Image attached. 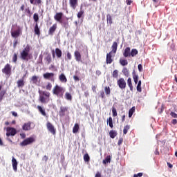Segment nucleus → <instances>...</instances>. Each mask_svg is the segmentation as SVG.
<instances>
[{
    "mask_svg": "<svg viewBox=\"0 0 177 177\" xmlns=\"http://www.w3.org/2000/svg\"><path fill=\"white\" fill-rule=\"evenodd\" d=\"M39 100L43 104H46V103H49V100H50V93L48 91H39Z\"/></svg>",
    "mask_w": 177,
    "mask_h": 177,
    "instance_id": "nucleus-1",
    "label": "nucleus"
},
{
    "mask_svg": "<svg viewBox=\"0 0 177 177\" xmlns=\"http://www.w3.org/2000/svg\"><path fill=\"white\" fill-rule=\"evenodd\" d=\"M52 92H53V94H54L55 96H57L60 99V98H63L64 93L66 92V89H64L61 86H59V84H56L53 87Z\"/></svg>",
    "mask_w": 177,
    "mask_h": 177,
    "instance_id": "nucleus-2",
    "label": "nucleus"
},
{
    "mask_svg": "<svg viewBox=\"0 0 177 177\" xmlns=\"http://www.w3.org/2000/svg\"><path fill=\"white\" fill-rule=\"evenodd\" d=\"M30 53V46L27 45L26 48L21 52V59L28 62L30 59H32V55Z\"/></svg>",
    "mask_w": 177,
    "mask_h": 177,
    "instance_id": "nucleus-3",
    "label": "nucleus"
},
{
    "mask_svg": "<svg viewBox=\"0 0 177 177\" xmlns=\"http://www.w3.org/2000/svg\"><path fill=\"white\" fill-rule=\"evenodd\" d=\"M35 142V138L29 137L25 140H24L21 142H20V146L24 147V146H28L29 145H32V143Z\"/></svg>",
    "mask_w": 177,
    "mask_h": 177,
    "instance_id": "nucleus-4",
    "label": "nucleus"
},
{
    "mask_svg": "<svg viewBox=\"0 0 177 177\" xmlns=\"http://www.w3.org/2000/svg\"><path fill=\"white\" fill-rule=\"evenodd\" d=\"M1 71L3 74H5L7 77H10V75H12V66L9 64H6Z\"/></svg>",
    "mask_w": 177,
    "mask_h": 177,
    "instance_id": "nucleus-5",
    "label": "nucleus"
},
{
    "mask_svg": "<svg viewBox=\"0 0 177 177\" xmlns=\"http://www.w3.org/2000/svg\"><path fill=\"white\" fill-rule=\"evenodd\" d=\"M6 131V135L7 138H9V136H15V135L17 133V131L13 127H7Z\"/></svg>",
    "mask_w": 177,
    "mask_h": 177,
    "instance_id": "nucleus-6",
    "label": "nucleus"
},
{
    "mask_svg": "<svg viewBox=\"0 0 177 177\" xmlns=\"http://www.w3.org/2000/svg\"><path fill=\"white\" fill-rule=\"evenodd\" d=\"M117 85L120 89H125V88H127V82L125 81V79L120 77L117 81Z\"/></svg>",
    "mask_w": 177,
    "mask_h": 177,
    "instance_id": "nucleus-7",
    "label": "nucleus"
},
{
    "mask_svg": "<svg viewBox=\"0 0 177 177\" xmlns=\"http://www.w3.org/2000/svg\"><path fill=\"white\" fill-rule=\"evenodd\" d=\"M46 128L50 133L56 135V128H55V126H53L50 122H47Z\"/></svg>",
    "mask_w": 177,
    "mask_h": 177,
    "instance_id": "nucleus-8",
    "label": "nucleus"
},
{
    "mask_svg": "<svg viewBox=\"0 0 177 177\" xmlns=\"http://www.w3.org/2000/svg\"><path fill=\"white\" fill-rule=\"evenodd\" d=\"M43 77L45 80H50L53 82H55V73H46L43 75Z\"/></svg>",
    "mask_w": 177,
    "mask_h": 177,
    "instance_id": "nucleus-9",
    "label": "nucleus"
},
{
    "mask_svg": "<svg viewBox=\"0 0 177 177\" xmlns=\"http://www.w3.org/2000/svg\"><path fill=\"white\" fill-rule=\"evenodd\" d=\"M113 53H109L106 54V64H111L113 62H114V59L113 58Z\"/></svg>",
    "mask_w": 177,
    "mask_h": 177,
    "instance_id": "nucleus-10",
    "label": "nucleus"
},
{
    "mask_svg": "<svg viewBox=\"0 0 177 177\" xmlns=\"http://www.w3.org/2000/svg\"><path fill=\"white\" fill-rule=\"evenodd\" d=\"M67 111H68V106H61L59 112V117H64Z\"/></svg>",
    "mask_w": 177,
    "mask_h": 177,
    "instance_id": "nucleus-11",
    "label": "nucleus"
},
{
    "mask_svg": "<svg viewBox=\"0 0 177 177\" xmlns=\"http://www.w3.org/2000/svg\"><path fill=\"white\" fill-rule=\"evenodd\" d=\"M21 32V30L18 28L17 30L11 31V37L12 38H19L20 37V34Z\"/></svg>",
    "mask_w": 177,
    "mask_h": 177,
    "instance_id": "nucleus-12",
    "label": "nucleus"
},
{
    "mask_svg": "<svg viewBox=\"0 0 177 177\" xmlns=\"http://www.w3.org/2000/svg\"><path fill=\"white\" fill-rule=\"evenodd\" d=\"M62 18H63V12H57L54 16L55 20H56V21H59V23H63V21H62Z\"/></svg>",
    "mask_w": 177,
    "mask_h": 177,
    "instance_id": "nucleus-13",
    "label": "nucleus"
},
{
    "mask_svg": "<svg viewBox=\"0 0 177 177\" xmlns=\"http://www.w3.org/2000/svg\"><path fill=\"white\" fill-rule=\"evenodd\" d=\"M118 48V44L117 41H114L111 46V50L109 52L111 53H113V55H115L117 53V49Z\"/></svg>",
    "mask_w": 177,
    "mask_h": 177,
    "instance_id": "nucleus-14",
    "label": "nucleus"
},
{
    "mask_svg": "<svg viewBox=\"0 0 177 177\" xmlns=\"http://www.w3.org/2000/svg\"><path fill=\"white\" fill-rule=\"evenodd\" d=\"M57 28V24H55L51 27H50L48 30V35H53L55 34V31H56Z\"/></svg>",
    "mask_w": 177,
    "mask_h": 177,
    "instance_id": "nucleus-15",
    "label": "nucleus"
},
{
    "mask_svg": "<svg viewBox=\"0 0 177 177\" xmlns=\"http://www.w3.org/2000/svg\"><path fill=\"white\" fill-rule=\"evenodd\" d=\"M69 5L72 9H77V6H78V0H69Z\"/></svg>",
    "mask_w": 177,
    "mask_h": 177,
    "instance_id": "nucleus-16",
    "label": "nucleus"
},
{
    "mask_svg": "<svg viewBox=\"0 0 177 177\" xmlns=\"http://www.w3.org/2000/svg\"><path fill=\"white\" fill-rule=\"evenodd\" d=\"M23 131H31V122L24 123L22 126Z\"/></svg>",
    "mask_w": 177,
    "mask_h": 177,
    "instance_id": "nucleus-17",
    "label": "nucleus"
},
{
    "mask_svg": "<svg viewBox=\"0 0 177 177\" xmlns=\"http://www.w3.org/2000/svg\"><path fill=\"white\" fill-rule=\"evenodd\" d=\"M17 160H16V158H15V157H12V168L13 170L15 171V172H17Z\"/></svg>",
    "mask_w": 177,
    "mask_h": 177,
    "instance_id": "nucleus-18",
    "label": "nucleus"
},
{
    "mask_svg": "<svg viewBox=\"0 0 177 177\" xmlns=\"http://www.w3.org/2000/svg\"><path fill=\"white\" fill-rule=\"evenodd\" d=\"M74 56H75V59L76 60V62H81V59H82V57H81V53H80V51L78 50H75L74 52Z\"/></svg>",
    "mask_w": 177,
    "mask_h": 177,
    "instance_id": "nucleus-19",
    "label": "nucleus"
},
{
    "mask_svg": "<svg viewBox=\"0 0 177 177\" xmlns=\"http://www.w3.org/2000/svg\"><path fill=\"white\" fill-rule=\"evenodd\" d=\"M26 75H24L21 79L19 80L17 82V88H23L24 86V77Z\"/></svg>",
    "mask_w": 177,
    "mask_h": 177,
    "instance_id": "nucleus-20",
    "label": "nucleus"
},
{
    "mask_svg": "<svg viewBox=\"0 0 177 177\" xmlns=\"http://www.w3.org/2000/svg\"><path fill=\"white\" fill-rule=\"evenodd\" d=\"M124 57H131V48L127 47L123 53Z\"/></svg>",
    "mask_w": 177,
    "mask_h": 177,
    "instance_id": "nucleus-21",
    "label": "nucleus"
},
{
    "mask_svg": "<svg viewBox=\"0 0 177 177\" xmlns=\"http://www.w3.org/2000/svg\"><path fill=\"white\" fill-rule=\"evenodd\" d=\"M37 109L38 111L40 112L41 115H43V117H46V112L45 111L44 108H43L42 106L39 105L37 106Z\"/></svg>",
    "mask_w": 177,
    "mask_h": 177,
    "instance_id": "nucleus-22",
    "label": "nucleus"
},
{
    "mask_svg": "<svg viewBox=\"0 0 177 177\" xmlns=\"http://www.w3.org/2000/svg\"><path fill=\"white\" fill-rule=\"evenodd\" d=\"M59 80L60 82H62L64 84H66V82H67V77H66L64 73H62L61 75H59Z\"/></svg>",
    "mask_w": 177,
    "mask_h": 177,
    "instance_id": "nucleus-23",
    "label": "nucleus"
},
{
    "mask_svg": "<svg viewBox=\"0 0 177 177\" xmlns=\"http://www.w3.org/2000/svg\"><path fill=\"white\" fill-rule=\"evenodd\" d=\"M34 31L36 35H38V36L41 35V31L39 30V28L38 27V24H35Z\"/></svg>",
    "mask_w": 177,
    "mask_h": 177,
    "instance_id": "nucleus-24",
    "label": "nucleus"
},
{
    "mask_svg": "<svg viewBox=\"0 0 177 177\" xmlns=\"http://www.w3.org/2000/svg\"><path fill=\"white\" fill-rule=\"evenodd\" d=\"M31 5H41L42 3V0H29Z\"/></svg>",
    "mask_w": 177,
    "mask_h": 177,
    "instance_id": "nucleus-25",
    "label": "nucleus"
},
{
    "mask_svg": "<svg viewBox=\"0 0 177 177\" xmlns=\"http://www.w3.org/2000/svg\"><path fill=\"white\" fill-rule=\"evenodd\" d=\"M127 85L130 88V91H133V86L132 85V79L129 77L127 80Z\"/></svg>",
    "mask_w": 177,
    "mask_h": 177,
    "instance_id": "nucleus-26",
    "label": "nucleus"
},
{
    "mask_svg": "<svg viewBox=\"0 0 177 177\" xmlns=\"http://www.w3.org/2000/svg\"><path fill=\"white\" fill-rule=\"evenodd\" d=\"M55 55L58 59H60L62 55V50H60V48H55Z\"/></svg>",
    "mask_w": 177,
    "mask_h": 177,
    "instance_id": "nucleus-27",
    "label": "nucleus"
},
{
    "mask_svg": "<svg viewBox=\"0 0 177 177\" xmlns=\"http://www.w3.org/2000/svg\"><path fill=\"white\" fill-rule=\"evenodd\" d=\"M117 135H118V133L115 130H111L109 131V136H110V138H111V139H114V138H115V136H117Z\"/></svg>",
    "mask_w": 177,
    "mask_h": 177,
    "instance_id": "nucleus-28",
    "label": "nucleus"
},
{
    "mask_svg": "<svg viewBox=\"0 0 177 177\" xmlns=\"http://www.w3.org/2000/svg\"><path fill=\"white\" fill-rule=\"evenodd\" d=\"M65 99L66 100H69V102H71L73 100V95H71V93L66 92L65 93Z\"/></svg>",
    "mask_w": 177,
    "mask_h": 177,
    "instance_id": "nucleus-29",
    "label": "nucleus"
},
{
    "mask_svg": "<svg viewBox=\"0 0 177 177\" xmlns=\"http://www.w3.org/2000/svg\"><path fill=\"white\" fill-rule=\"evenodd\" d=\"M80 131V124L78 123L75 124L73 128V133H77Z\"/></svg>",
    "mask_w": 177,
    "mask_h": 177,
    "instance_id": "nucleus-30",
    "label": "nucleus"
},
{
    "mask_svg": "<svg viewBox=\"0 0 177 177\" xmlns=\"http://www.w3.org/2000/svg\"><path fill=\"white\" fill-rule=\"evenodd\" d=\"M122 73L125 75V77H129V70L127 68H123Z\"/></svg>",
    "mask_w": 177,
    "mask_h": 177,
    "instance_id": "nucleus-31",
    "label": "nucleus"
},
{
    "mask_svg": "<svg viewBox=\"0 0 177 177\" xmlns=\"http://www.w3.org/2000/svg\"><path fill=\"white\" fill-rule=\"evenodd\" d=\"M138 53V51L136 49H132L131 51H130V56H131V57H135Z\"/></svg>",
    "mask_w": 177,
    "mask_h": 177,
    "instance_id": "nucleus-32",
    "label": "nucleus"
},
{
    "mask_svg": "<svg viewBox=\"0 0 177 177\" xmlns=\"http://www.w3.org/2000/svg\"><path fill=\"white\" fill-rule=\"evenodd\" d=\"M106 20L107 22L110 24V26L113 24V18L111 17V15H110V14H108L106 15Z\"/></svg>",
    "mask_w": 177,
    "mask_h": 177,
    "instance_id": "nucleus-33",
    "label": "nucleus"
},
{
    "mask_svg": "<svg viewBox=\"0 0 177 177\" xmlns=\"http://www.w3.org/2000/svg\"><path fill=\"white\" fill-rule=\"evenodd\" d=\"M102 162L103 164H107V163L111 162V157L110 156H106Z\"/></svg>",
    "mask_w": 177,
    "mask_h": 177,
    "instance_id": "nucleus-34",
    "label": "nucleus"
},
{
    "mask_svg": "<svg viewBox=\"0 0 177 177\" xmlns=\"http://www.w3.org/2000/svg\"><path fill=\"white\" fill-rule=\"evenodd\" d=\"M5 95H6V90H2L0 91V103L2 102V100H3V96H5Z\"/></svg>",
    "mask_w": 177,
    "mask_h": 177,
    "instance_id": "nucleus-35",
    "label": "nucleus"
},
{
    "mask_svg": "<svg viewBox=\"0 0 177 177\" xmlns=\"http://www.w3.org/2000/svg\"><path fill=\"white\" fill-rule=\"evenodd\" d=\"M136 89L138 92H142V80L138 81Z\"/></svg>",
    "mask_w": 177,
    "mask_h": 177,
    "instance_id": "nucleus-36",
    "label": "nucleus"
},
{
    "mask_svg": "<svg viewBox=\"0 0 177 177\" xmlns=\"http://www.w3.org/2000/svg\"><path fill=\"white\" fill-rule=\"evenodd\" d=\"M84 16V10H82V6L80 7V11L77 12V18L81 19Z\"/></svg>",
    "mask_w": 177,
    "mask_h": 177,
    "instance_id": "nucleus-37",
    "label": "nucleus"
},
{
    "mask_svg": "<svg viewBox=\"0 0 177 177\" xmlns=\"http://www.w3.org/2000/svg\"><path fill=\"white\" fill-rule=\"evenodd\" d=\"M129 128H131L129 125H126L124 127L123 135H127V133H128V131H129Z\"/></svg>",
    "mask_w": 177,
    "mask_h": 177,
    "instance_id": "nucleus-38",
    "label": "nucleus"
},
{
    "mask_svg": "<svg viewBox=\"0 0 177 177\" xmlns=\"http://www.w3.org/2000/svg\"><path fill=\"white\" fill-rule=\"evenodd\" d=\"M133 113H135V106H133L129 111V118H131V117H132V115H133Z\"/></svg>",
    "mask_w": 177,
    "mask_h": 177,
    "instance_id": "nucleus-39",
    "label": "nucleus"
},
{
    "mask_svg": "<svg viewBox=\"0 0 177 177\" xmlns=\"http://www.w3.org/2000/svg\"><path fill=\"white\" fill-rule=\"evenodd\" d=\"M33 20L36 23V24H38V21L39 20V17L38 16V14L35 13L33 15Z\"/></svg>",
    "mask_w": 177,
    "mask_h": 177,
    "instance_id": "nucleus-40",
    "label": "nucleus"
},
{
    "mask_svg": "<svg viewBox=\"0 0 177 177\" xmlns=\"http://www.w3.org/2000/svg\"><path fill=\"white\" fill-rule=\"evenodd\" d=\"M113 78H118V70L115 69L112 73Z\"/></svg>",
    "mask_w": 177,
    "mask_h": 177,
    "instance_id": "nucleus-41",
    "label": "nucleus"
},
{
    "mask_svg": "<svg viewBox=\"0 0 177 177\" xmlns=\"http://www.w3.org/2000/svg\"><path fill=\"white\" fill-rule=\"evenodd\" d=\"M120 64L121 66H128V60L127 59H120Z\"/></svg>",
    "mask_w": 177,
    "mask_h": 177,
    "instance_id": "nucleus-42",
    "label": "nucleus"
},
{
    "mask_svg": "<svg viewBox=\"0 0 177 177\" xmlns=\"http://www.w3.org/2000/svg\"><path fill=\"white\" fill-rule=\"evenodd\" d=\"M91 160V158L89 157V155L88 153H86L84 155V160L85 162H89Z\"/></svg>",
    "mask_w": 177,
    "mask_h": 177,
    "instance_id": "nucleus-43",
    "label": "nucleus"
},
{
    "mask_svg": "<svg viewBox=\"0 0 177 177\" xmlns=\"http://www.w3.org/2000/svg\"><path fill=\"white\" fill-rule=\"evenodd\" d=\"M46 62H47V64H50V63H52V57L50 56V55H48L46 57Z\"/></svg>",
    "mask_w": 177,
    "mask_h": 177,
    "instance_id": "nucleus-44",
    "label": "nucleus"
},
{
    "mask_svg": "<svg viewBox=\"0 0 177 177\" xmlns=\"http://www.w3.org/2000/svg\"><path fill=\"white\" fill-rule=\"evenodd\" d=\"M104 92H105L106 95H110V93H111V91L110 90V87L109 86H105L104 87Z\"/></svg>",
    "mask_w": 177,
    "mask_h": 177,
    "instance_id": "nucleus-45",
    "label": "nucleus"
},
{
    "mask_svg": "<svg viewBox=\"0 0 177 177\" xmlns=\"http://www.w3.org/2000/svg\"><path fill=\"white\" fill-rule=\"evenodd\" d=\"M133 81H139V75H136L135 71L132 73Z\"/></svg>",
    "mask_w": 177,
    "mask_h": 177,
    "instance_id": "nucleus-46",
    "label": "nucleus"
},
{
    "mask_svg": "<svg viewBox=\"0 0 177 177\" xmlns=\"http://www.w3.org/2000/svg\"><path fill=\"white\" fill-rule=\"evenodd\" d=\"M108 121L110 128H113L114 125L113 124V118L109 117Z\"/></svg>",
    "mask_w": 177,
    "mask_h": 177,
    "instance_id": "nucleus-47",
    "label": "nucleus"
},
{
    "mask_svg": "<svg viewBox=\"0 0 177 177\" xmlns=\"http://www.w3.org/2000/svg\"><path fill=\"white\" fill-rule=\"evenodd\" d=\"M31 81L32 82V84H37L38 82V77L37 76H32L31 78Z\"/></svg>",
    "mask_w": 177,
    "mask_h": 177,
    "instance_id": "nucleus-48",
    "label": "nucleus"
},
{
    "mask_svg": "<svg viewBox=\"0 0 177 177\" xmlns=\"http://www.w3.org/2000/svg\"><path fill=\"white\" fill-rule=\"evenodd\" d=\"M112 114L113 117H117V109L114 106L112 107Z\"/></svg>",
    "mask_w": 177,
    "mask_h": 177,
    "instance_id": "nucleus-49",
    "label": "nucleus"
},
{
    "mask_svg": "<svg viewBox=\"0 0 177 177\" xmlns=\"http://www.w3.org/2000/svg\"><path fill=\"white\" fill-rule=\"evenodd\" d=\"M71 53H70V52H67L66 53V57H65V60H71Z\"/></svg>",
    "mask_w": 177,
    "mask_h": 177,
    "instance_id": "nucleus-50",
    "label": "nucleus"
},
{
    "mask_svg": "<svg viewBox=\"0 0 177 177\" xmlns=\"http://www.w3.org/2000/svg\"><path fill=\"white\" fill-rule=\"evenodd\" d=\"M46 89L47 91H51L52 89V84L50 82H48L47 85L46 86Z\"/></svg>",
    "mask_w": 177,
    "mask_h": 177,
    "instance_id": "nucleus-51",
    "label": "nucleus"
},
{
    "mask_svg": "<svg viewBox=\"0 0 177 177\" xmlns=\"http://www.w3.org/2000/svg\"><path fill=\"white\" fill-rule=\"evenodd\" d=\"M12 62L13 63H16L17 62V54L14 53L12 57Z\"/></svg>",
    "mask_w": 177,
    "mask_h": 177,
    "instance_id": "nucleus-52",
    "label": "nucleus"
},
{
    "mask_svg": "<svg viewBox=\"0 0 177 177\" xmlns=\"http://www.w3.org/2000/svg\"><path fill=\"white\" fill-rule=\"evenodd\" d=\"M61 24H63V26L64 27V28H68V21H64L62 23H61Z\"/></svg>",
    "mask_w": 177,
    "mask_h": 177,
    "instance_id": "nucleus-53",
    "label": "nucleus"
},
{
    "mask_svg": "<svg viewBox=\"0 0 177 177\" xmlns=\"http://www.w3.org/2000/svg\"><path fill=\"white\" fill-rule=\"evenodd\" d=\"M170 115L173 118H177V114L175 112H171L170 113Z\"/></svg>",
    "mask_w": 177,
    "mask_h": 177,
    "instance_id": "nucleus-54",
    "label": "nucleus"
},
{
    "mask_svg": "<svg viewBox=\"0 0 177 177\" xmlns=\"http://www.w3.org/2000/svg\"><path fill=\"white\" fill-rule=\"evenodd\" d=\"M138 71L141 72L143 70V66H142V64H140L138 66Z\"/></svg>",
    "mask_w": 177,
    "mask_h": 177,
    "instance_id": "nucleus-55",
    "label": "nucleus"
},
{
    "mask_svg": "<svg viewBox=\"0 0 177 177\" xmlns=\"http://www.w3.org/2000/svg\"><path fill=\"white\" fill-rule=\"evenodd\" d=\"M143 176V173H138L137 174H134L133 177H142Z\"/></svg>",
    "mask_w": 177,
    "mask_h": 177,
    "instance_id": "nucleus-56",
    "label": "nucleus"
},
{
    "mask_svg": "<svg viewBox=\"0 0 177 177\" xmlns=\"http://www.w3.org/2000/svg\"><path fill=\"white\" fill-rule=\"evenodd\" d=\"M122 142H124V139L120 138L118 142V146H121V145H122Z\"/></svg>",
    "mask_w": 177,
    "mask_h": 177,
    "instance_id": "nucleus-57",
    "label": "nucleus"
},
{
    "mask_svg": "<svg viewBox=\"0 0 177 177\" xmlns=\"http://www.w3.org/2000/svg\"><path fill=\"white\" fill-rule=\"evenodd\" d=\"M95 177H102V173L100 171H97V173L95 175Z\"/></svg>",
    "mask_w": 177,
    "mask_h": 177,
    "instance_id": "nucleus-58",
    "label": "nucleus"
},
{
    "mask_svg": "<svg viewBox=\"0 0 177 177\" xmlns=\"http://www.w3.org/2000/svg\"><path fill=\"white\" fill-rule=\"evenodd\" d=\"M48 157L46 156V155H45L44 157H43V161H45V162H46V161H48Z\"/></svg>",
    "mask_w": 177,
    "mask_h": 177,
    "instance_id": "nucleus-59",
    "label": "nucleus"
},
{
    "mask_svg": "<svg viewBox=\"0 0 177 177\" xmlns=\"http://www.w3.org/2000/svg\"><path fill=\"white\" fill-rule=\"evenodd\" d=\"M171 124H173V125H176L177 124V120L176 119H173L171 120Z\"/></svg>",
    "mask_w": 177,
    "mask_h": 177,
    "instance_id": "nucleus-60",
    "label": "nucleus"
},
{
    "mask_svg": "<svg viewBox=\"0 0 177 177\" xmlns=\"http://www.w3.org/2000/svg\"><path fill=\"white\" fill-rule=\"evenodd\" d=\"M20 136L21 139H26V133H20Z\"/></svg>",
    "mask_w": 177,
    "mask_h": 177,
    "instance_id": "nucleus-61",
    "label": "nucleus"
},
{
    "mask_svg": "<svg viewBox=\"0 0 177 177\" xmlns=\"http://www.w3.org/2000/svg\"><path fill=\"white\" fill-rule=\"evenodd\" d=\"M100 96H101L102 99H104V91L100 92Z\"/></svg>",
    "mask_w": 177,
    "mask_h": 177,
    "instance_id": "nucleus-62",
    "label": "nucleus"
},
{
    "mask_svg": "<svg viewBox=\"0 0 177 177\" xmlns=\"http://www.w3.org/2000/svg\"><path fill=\"white\" fill-rule=\"evenodd\" d=\"M73 79L75 81H80V77H78L77 75H74Z\"/></svg>",
    "mask_w": 177,
    "mask_h": 177,
    "instance_id": "nucleus-63",
    "label": "nucleus"
},
{
    "mask_svg": "<svg viewBox=\"0 0 177 177\" xmlns=\"http://www.w3.org/2000/svg\"><path fill=\"white\" fill-rule=\"evenodd\" d=\"M11 114L14 116V117H17V113L15 111H11Z\"/></svg>",
    "mask_w": 177,
    "mask_h": 177,
    "instance_id": "nucleus-64",
    "label": "nucleus"
}]
</instances>
